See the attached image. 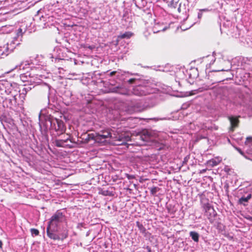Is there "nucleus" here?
Returning a JSON list of instances; mask_svg holds the SVG:
<instances>
[{
  "instance_id": "obj_1",
  "label": "nucleus",
  "mask_w": 252,
  "mask_h": 252,
  "mask_svg": "<svg viewBox=\"0 0 252 252\" xmlns=\"http://www.w3.org/2000/svg\"><path fill=\"white\" fill-rule=\"evenodd\" d=\"M40 127L42 132L44 134H46L49 130L55 131L58 135L63 134L65 131L63 122L53 117L46 118L42 125H40Z\"/></svg>"
},
{
  "instance_id": "obj_2",
  "label": "nucleus",
  "mask_w": 252,
  "mask_h": 252,
  "mask_svg": "<svg viewBox=\"0 0 252 252\" xmlns=\"http://www.w3.org/2000/svg\"><path fill=\"white\" fill-rule=\"evenodd\" d=\"M65 221L66 218L63 213L59 211H57L51 217L48 222L47 233L50 232L58 231L59 225Z\"/></svg>"
},
{
  "instance_id": "obj_3",
  "label": "nucleus",
  "mask_w": 252,
  "mask_h": 252,
  "mask_svg": "<svg viewBox=\"0 0 252 252\" xmlns=\"http://www.w3.org/2000/svg\"><path fill=\"white\" fill-rule=\"evenodd\" d=\"M48 237L54 240L63 241L68 235V230L66 227L63 226L61 230L55 232H50L47 233Z\"/></svg>"
},
{
  "instance_id": "obj_4",
  "label": "nucleus",
  "mask_w": 252,
  "mask_h": 252,
  "mask_svg": "<svg viewBox=\"0 0 252 252\" xmlns=\"http://www.w3.org/2000/svg\"><path fill=\"white\" fill-rule=\"evenodd\" d=\"M20 44L19 42L16 43L14 40H12L10 43L7 44L0 46V58H4L6 57L16 46Z\"/></svg>"
},
{
  "instance_id": "obj_5",
  "label": "nucleus",
  "mask_w": 252,
  "mask_h": 252,
  "mask_svg": "<svg viewBox=\"0 0 252 252\" xmlns=\"http://www.w3.org/2000/svg\"><path fill=\"white\" fill-rule=\"evenodd\" d=\"M5 87V92L7 94L11 95L13 96L14 100L16 102V96L18 94L19 91L16 84H12L8 82H6L3 85Z\"/></svg>"
},
{
  "instance_id": "obj_6",
  "label": "nucleus",
  "mask_w": 252,
  "mask_h": 252,
  "mask_svg": "<svg viewBox=\"0 0 252 252\" xmlns=\"http://www.w3.org/2000/svg\"><path fill=\"white\" fill-rule=\"evenodd\" d=\"M203 208L205 211V215L211 222H213L214 218L217 215V213L214 208L209 203H207L203 204Z\"/></svg>"
},
{
  "instance_id": "obj_7",
  "label": "nucleus",
  "mask_w": 252,
  "mask_h": 252,
  "mask_svg": "<svg viewBox=\"0 0 252 252\" xmlns=\"http://www.w3.org/2000/svg\"><path fill=\"white\" fill-rule=\"evenodd\" d=\"M96 135H97L96 142L99 143H104L106 141L107 138L112 137L110 132L108 130H102L99 133H96Z\"/></svg>"
},
{
  "instance_id": "obj_8",
  "label": "nucleus",
  "mask_w": 252,
  "mask_h": 252,
  "mask_svg": "<svg viewBox=\"0 0 252 252\" xmlns=\"http://www.w3.org/2000/svg\"><path fill=\"white\" fill-rule=\"evenodd\" d=\"M109 91L111 93H118L121 94L127 95L128 94L127 90L124 87L121 86H112L109 88Z\"/></svg>"
},
{
  "instance_id": "obj_9",
  "label": "nucleus",
  "mask_w": 252,
  "mask_h": 252,
  "mask_svg": "<svg viewBox=\"0 0 252 252\" xmlns=\"http://www.w3.org/2000/svg\"><path fill=\"white\" fill-rule=\"evenodd\" d=\"M130 139V137L128 136H125L123 134L116 136L114 141L115 144L118 145H124Z\"/></svg>"
},
{
  "instance_id": "obj_10",
  "label": "nucleus",
  "mask_w": 252,
  "mask_h": 252,
  "mask_svg": "<svg viewBox=\"0 0 252 252\" xmlns=\"http://www.w3.org/2000/svg\"><path fill=\"white\" fill-rule=\"evenodd\" d=\"M133 112H141L146 109L147 106L142 102L138 101L133 103L132 105Z\"/></svg>"
},
{
  "instance_id": "obj_11",
  "label": "nucleus",
  "mask_w": 252,
  "mask_h": 252,
  "mask_svg": "<svg viewBox=\"0 0 252 252\" xmlns=\"http://www.w3.org/2000/svg\"><path fill=\"white\" fill-rule=\"evenodd\" d=\"M228 120L230 121L231 126L230 127V130L233 131L236 127L238 126L239 123V120L238 117L234 116H229L228 117Z\"/></svg>"
},
{
  "instance_id": "obj_12",
  "label": "nucleus",
  "mask_w": 252,
  "mask_h": 252,
  "mask_svg": "<svg viewBox=\"0 0 252 252\" xmlns=\"http://www.w3.org/2000/svg\"><path fill=\"white\" fill-rule=\"evenodd\" d=\"M68 140H70L71 142V141L70 139V136L67 135V137L66 138L63 139H56L55 143L56 146L58 147H65L67 146V144H66V143H67Z\"/></svg>"
},
{
  "instance_id": "obj_13",
  "label": "nucleus",
  "mask_w": 252,
  "mask_h": 252,
  "mask_svg": "<svg viewBox=\"0 0 252 252\" xmlns=\"http://www.w3.org/2000/svg\"><path fill=\"white\" fill-rule=\"evenodd\" d=\"M82 139L84 140L86 143H88L91 140H94L96 142V138L97 135L96 133H85L82 135Z\"/></svg>"
},
{
  "instance_id": "obj_14",
  "label": "nucleus",
  "mask_w": 252,
  "mask_h": 252,
  "mask_svg": "<svg viewBox=\"0 0 252 252\" xmlns=\"http://www.w3.org/2000/svg\"><path fill=\"white\" fill-rule=\"evenodd\" d=\"M98 193L102 194L104 196H112L114 195L113 191V188L109 187L108 189H106L104 188L99 189Z\"/></svg>"
},
{
  "instance_id": "obj_15",
  "label": "nucleus",
  "mask_w": 252,
  "mask_h": 252,
  "mask_svg": "<svg viewBox=\"0 0 252 252\" xmlns=\"http://www.w3.org/2000/svg\"><path fill=\"white\" fill-rule=\"evenodd\" d=\"M26 30L24 31H23V30L21 28H19L17 30L16 32V36L14 37L12 40H14L15 42L17 43L19 42L22 40L21 38L23 34L25 32Z\"/></svg>"
},
{
  "instance_id": "obj_16",
  "label": "nucleus",
  "mask_w": 252,
  "mask_h": 252,
  "mask_svg": "<svg viewBox=\"0 0 252 252\" xmlns=\"http://www.w3.org/2000/svg\"><path fill=\"white\" fill-rule=\"evenodd\" d=\"M143 87L141 86H137L133 89V94L137 95H145V93L143 90Z\"/></svg>"
},
{
  "instance_id": "obj_17",
  "label": "nucleus",
  "mask_w": 252,
  "mask_h": 252,
  "mask_svg": "<svg viewBox=\"0 0 252 252\" xmlns=\"http://www.w3.org/2000/svg\"><path fill=\"white\" fill-rule=\"evenodd\" d=\"M251 197L252 194L249 193L246 197L242 196L240 198L238 202L239 204H243L245 206L246 204L245 203L248 202V201L251 198Z\"/></svg>"
},
{
  "instance_id": "obj_18",
  "label": "nucleus",
  "mask_w": 252,
  "mask_h": 252,
  "mask_svg": "<svg viewBox=\"0 0 252 252\" xmlns=\"http://www.w3.org/2000/svg\"><path fill=\"white\" fill-rule=\"evenodd\" d=\"M51 87L49 85H46L43 88V92L45 96L47 97L48 101H49V96L50 95Z\"/></svg>"
},
{
  "instance_id": "obj_19",
  "label": "nucleus",
  "mask_w": 252,
  "mask_h": 252,
  "mask_svg": "<svg viewBox=\"0 0 252 252\" xmlns=\"http://www.w3.org/2000/svg\"><path fill=\"white\" fill-rule=\"evenodd\" d=\"M189 236L195 242H198L199 241V234L195 231H190L189 232Z\"/></svg>"
},
{
  "instance_id": "obj_20",
  "label": "nucleus",
  "mask_w": 252,
  "mask_h": 252,
  "mask_svg": "<svg viewBox=\"0 0 252 252\" xmlns=\"http://www.w3.org/2000/svg\"><path fill=\"white\" fill-rule=\"evenodd\" d=\"M132 35V33L130 32H126L124 33H122L118 36V37L121 39L129 38Z\"/></svg>"
},
{
  "instance_id": "obj_21",
  "label": "nucleus",
  "mask_w": 252,
  "mask_h": 252,
  "mask_svg": "<svg viewBox=\"0 0 252 252\" xmlns=\"http://www.w3.org/2000/svg\"><path fill=\"white\" fill-rule=\"evenodd\" d=\"M136 226L138 228L140 232H141L143 234L146 233V229L142 223H141L139 221H137L136 222Z\"/></svg>"
},
{
  "instance_id": "obj_22",
  "label": "nucleus",
  "mask_w": 252,
  "mask_h": 252,
  "mask_svg": "<svg viewBox=\"0 0 252 252\" xmlns=\"http://www.w3.org/2000/svg\"><path fill=\"white\" fill-rule=\"evenodd\" d=\"M219 161H217L216 160L214 159H212L208 161V164L213 167L219 164Z\"/></svg>"
},
{
  "instance_id": "obj_23",
  "label": "nucleus",
  "mask_w": 252,
  "mask_h": 252,
  "mask_svg": "<svg viewBox=\"0 0 252 252\" xmlns=\"http://www.w3.org/2000/svg\"><path fill=\"white\" fill-rule=\"evenodd\" d=\"M159 190V189L158 187H154L150 189V192L151 194L155 195Z\"/></svg>"
},
{
  "instance_id": "obj_24",
  "label": "nucleus",
  "mask_w": 252,
  "mask_h": 252,
  "mask_svg": "<svg viewBox=\"0 0 252 252\" xmlns=\"http://www.w3.org/2000/svg\"><path fill=\"white\" fill-rule=\"evenodd\" d=\"M9 4H16L17 3H21L22 1L19 0H5Z\"/></svg>"
},
{
  "instance_id": "obj_25",
  "label": "nucleus",
  "mask_w": 252,
  "mask_h": 252,
  "mask_svg": "<svg viewBox=\"0 0 252 252\" xmlns=\"http://www.w3.org/2000/svg\"><path fill=\"white\" fill-rule=\"evenodd\" d=\"M31 232L32 236H37L39 235V231L35 228H31Z\"/></svg>"
},
{
  "instance_id": "obj_26",
  "label": "nucleus",
  "mask_w": 252,
  "mask_h": 252,
  "mask_svg": "<svg viewBox=\"0 0 252 252\" xmlns=\"http://www.w3.org/2000/svg\"><path fill=\"white\" fill-rule=\"evenodd\" d=\"M32 89V87H30V86L25 87L23 90V94H26L27 93V92H29V91L31 90Z\"/></svg>"
},
{
  "instance_id": "obj_27",
  "label": "nucleus",
  "mask_w": 252,
  "mask_h": 252,
  "mask_svg": "<svg viewBox=\"0 0 252 252\" xmlns=\"http://www.w3.org/2000/svg\"><path fill=\"white\" fill-rule=\"evenodd\" d=\"M210 89V87L207 85H205V86L203 87L202 88H200L198 89L199 92H202L204 90H208Z\"/></svg>"
},
{
  "instance_id": "obj_28",
  "label": "nucleus",
  "mask_w": 252,
  "mask_h": 252,
  "mask_svg": "<svg viewBox=\"0 0 252 252\" xmlns=\"http://www.w3.org/2000/svg\"><path fill=\"white\" fill-rule=\"evenodd\" d=\"M251 143H252V137H248L246 138V140L245 141V144L249 145V144H251Z\"/></svg>"
},
{
  "instance_id": "obj_29",
  "label": "nucleus",
  "mask_w": 252,
  "mask_h": 252,
  "mask_svg": "<svg viewBox=\"0 0 252 252\" xmlns=\"http://www.w3.org/2000/svg\"><path fill=\"white\" fill-rule=\"evenodd\" d=\"M122 20H124L126 22H130V18H129L128 17H127L126 14H125L123 17Z\"/></svg>"
},
{
  "instance_id": "obj_30",
  "label": "nucleus",
  "mask_w": 252,
  "mask_h": 252,
  "mask_svg": "<svg viewBox=\"0 0 252 252\" xmlns=\"http://www.w3.org/2000/svg\"><path fill=\"white\" fill-rule=\"evenodd\" d=\"M143 135L145 136V140H148V138L150 137V134L147 131L143 132Z\"/></svg>"
},
{
  "instance_id": "obj_31",
  "label": "nucleus",
  "mask_w": 252,
  "mask_h": 252,
  "mask_svg": "<svg viewBox=\"0 0 252 252\" xmlns=\"http://www.w3.org/2000/svg\"><path fill=\"white\" fill-rule=\"evenodd\" d=\"M235 148L241 155H242L243 156L244 155V153L240 148L236 147H235Z\"/></svg>"
},
{
  "instance_id": "obj_32",
  "label": "nucleus",
  "mask_w": 252,
  "mask_h": 252,
  "mask_svg": "<svg viewBox=\"0 0 252 252\" xmlns=\"http://www.w3.org/2000/svg\"><path fill=\"white\" fill-rule=\"evenodd\" d=\"M135 80H136L135 79L131 78V79H129L127 82L129 84H133L135 81Z\"/></svg>"
},
{
  "instance_id": "obj_33",
  "label": "nucleus",
  "mask_w": 252,
  "mask_h": 252,
  "mask_svg": "<svg viewBox=\"0 0 252 252\" xmlns=\"http://www.w3.org/2000/svg\"><path fill=\"white\" fill-rule=\"evenodd\" d=\"M189 158V157H186L184 158V160L183 161V165L184 164H186L188 162Z\"/></svg>"
},
{
  "instance_id": "obj_34",
  "label": "nucleus",
  "mask_w": 252,
  "mask_h": 252,
  "mask_svg": "<svg viewBox=\"0 0 252 252\" xmlns=\"http://www.w3.org/2000/svg\"><path fill=\"white\" fill-rule=\"evenodd\" d=\"M155 29H156V27H155V28H154V32H159V31H160V30H158V31H156L155 30ZM164 30H165V28H163V29H162V30H161V31H164Z\"/></svg>"
},
{
  "instance_id": "obj_35",
  "label": "nucleus",
  "mask_w": 252,
  "mask_h": 252,
  "mask_svg": "<svg viewBox=\"0 0 252 252\" xmlns=\"http://www.w3.org/2000/svg\"><path fill=\"white\" fill-rule=\"evenodd\" d=\"M202 14L201 13H198V18L200 19L202 17Z\"/></svg>"
},
{
  "instance_id": "obj_36",
  "label": "nucleus",
  "mask_w": 252,
  "mask_h": 252,
  "mask_svg": "<svg viewBox=\"0 0 252 252\" xmlns=\"http://www.w3.org/2000/svg\"><path fill=\"white\" fill-rule=\"evenodd\" d=\"M116 71H112L110 73V76H112L113 75H114V74H115L116 73Z\"/></svg>"
},
{
  "instance_id": "obj_37",
  "label": "nucleus",
  "mask_w": 252,
  "mask_h": 252,
  "mask_svg": "<svg viewBox=\"0 0 252 252\" xmlns=\"http://www.w3.org/2000/svg\"><path fill=\"white\" fill-rule=\"evenodd\" d=\"M146 249L148 251V252H151V248L147 246Z\"/></svg>"
},
{
  "instance_id": "obj_38",
  "label": "nucleus",
  "mask_w": 252,
  "mask_h": 252,
  "mask_svg": "<svg viewBox=\"0 0 252 252\" xmlns=\"http://www.w3.org/2000/svg\"><path fill=\"white\" fill-rule=\"evenodd\" d=\"M2 243L1 241L0 240V249H1L2 248Z\"/></svg>"
},
{
  "instance_id": "obj_39",
  "label": "nucleus",
  "mask_w": 252,
  "mask_h": 252,
  "mask_svg": "<svg viewBox=\"0 0 252 252\" xmlns=\"http://www.w3.org/2000/svg\"><path fill=\"white\" fill-rule=\"evenodd\" d=\"M61 60H62V59H57V58H56V59H55V61H58V62H59V61H61Z\"/></svg>"
},
{
  "instance_id": "obj_40",
  "label": "nucleus",
  "mask_w": 252,
  "mask_h": 252,
  "mask_svg": "<svg viewBox=\"0 0 252 252\" xmlns=\"http://www.w3.org/2000/svg\"><path fill=\"white\" fill-rule=\"evenodd\" d=\"M229 70H230V69H226V71H229Z\"/></svg>"
},
{
  "instance_id": "obj_41",
  "label": "nucleus",
  "mask_w": 252,
  "mask_h": 252,
  "mask_svg": "<svg viewBox=\"0 0 252 252\" xmlns=\"http://www.w3.org/2000/svg\"><path fill=\"white\" fill-rule=\"evenodd\" d=\"M163 0V1H166V0Z\"/></svg>"
}]
</instances>
